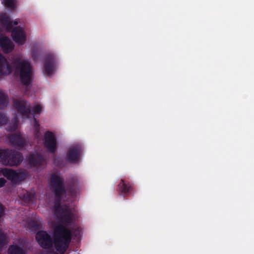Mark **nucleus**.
<instances>
[{"label": "nucleus", "instance_id": "f257e3e1", "mask_svg": "<svg viewBox=\"0 0 254 254\" xmlns=\"http://www.w3.org/2000/svg\"><path fill=\"white\" fill-rule=\"evenodd\" d=\"M64 179L58 174H53L51 177V186L52 191L56 198L53 206V210L57 218L61 222L67 226H70L75 219V214L73 209L68 205L61 206V201L67 190L69 195L72 197L76 195L78 191V180L71 178L67 182V189L65 188Z\"/></svg>", "mask_w": 254, "mask_h": 254}, {"label": "nucleus", "instance_id": "f03ea898", "mask_svg": "<svg viewBox=\"0 0 254 254\" xmlns=\"http://www.w3.org/2000/svg\"><path fill=\"white\" fill-rule=\"evenodd\" d=\"M36 240L44 249H51L54 245L60 254H64L71 240V232L65 226L60 225L55 227L53 238L46 231H39L36 234Z\"/></svg>", "mask_w": 254, "mask_h": 254}, {"label": "nucleus", "instance_id": "7ed1b4c3", "mask_svg": "<svg viewBox=\"0 0 254 254\" xmlns=\"http://www.w3.org/2000/svg\"><path fill=\"white\" fill-rule=\"evenodd\" d=\"M13 70L16 75L19 76L22 85L26 87L31 85L32 67L28 61L16 58L9 64L5 57L0 55V77L3 75L9 74Z\"/></svg>", "mask_w": 254, "mask_h": 254}, {"label": "nucleus", "instance_id": "20e7f679", "mask_svg": "<svg viewBox=\"0 0 254 254\" xmlns=\"http://www.w3.org/2000/svg\"><path fill=\"white\" fill-rule=\"evenodd\" d=\"M13 106L22 116L26 117L32 114L34 117L36 114H40L42 110V107L39 104L36 105L31 110L30 104L24 100H14Z\"/></svg>", "mask_w": 254, "mask_h": 254}, {"label": "nucleus", "instance_id": "39448f33", "mask_svg": "<svg viewBox=\"0 0 254 254\" xmlns=\"http://www.w3.org/2000/svg\"><path fill=\"white\" fill-rule=\"evenodd\" d=\"M23 157L21 153L15 150L4 149L1 164L5 166H17L22 162Z\"/></svg>", "mask_w": 254, "mask_h": 254}, {"label": "nucleus", "instance_id": "423d86ee", "mask_svg": "<svg viewBox=\"0 0 254 254\" xmlns=\"http://www.w3.org/2000/svg\"><path fill=\"white\" fill-rule=\"evenodd\" d=\"M44 146L48 151L55 154L57 149V139L55 134L50 131H47L44 134Z\"/></svg>", "mask_w": 254, "mask_h": 254}, {"label": "nucleus", "instance_id": "0eeeda50", "mask_svg": "<svg viewBox=\"0 0 254 254\" xmlns=\"http://www.w3.org/2000/svg\"><path fill=\"white\" fill-rule=\"evenodd\" d=\"M57 59L53 54L46 56L44 64V73L48 76H51L56 69Z\"/></svg>", "mask_w": 254, "mask_h": 254}, {"label": "nucleus", "instance_id": "6e6552de", "mask_svg": "<svg viewBox=\"0 0 254 254\" xmlns=\"http://www.w3.org/2000/svg\"><path fill=\"white\" fill-rule=\"evenodd\" d=\"M81 153V148L75 146L69 148L66 152L65 160L67 162L72 164L78 163L79 161Z\"/></svg>", "mask_w": 254, "mask_h": 254}, {"label": "nucleus", "instance_id": "1a4fd4ad", "mask_svg": "<svg viewBox=\"0 0 254 254\" xmlns=\"http://www.w3.org/2000/svg\"><path fill=\"white\" fill-rule=\"evenodd\" d=\"M11 36L13 41L19 45H23L26 40V37L24 30L20 27H16L11 30Z\"/></svg>", "mask_w": 254, "mask_h": 254}, {"label": "nucleus", "instance_id": "9d476101", "mask_svg": "<svg viewBox=\"0 0 254 254\" xmlns=\"http://www.w3.org/2000/svg\"><path fill=\"white\" fill-rule=\"evenodd\" d=\"M133 187L131 185L122 179L118 185V190L120 195L124 197L128 196L131 192Z\"/></svg>", "mask_w": 254, "mask_h": 254}, {"label": "nucleus", "instance_id": "9b49d317", "mask_svg": "<svg viewBox=\"0 0 254 254\" xmlns=\"http://www.w3.org/2000/svg\"><path fill=\"white\" fill-rule=\"evenodd\" d=\"M0 47L3 53L8 54L13 51L14 45L9 38L1 36L0 37Z\"/></svg>", "mask_w": 254, "mask_h": 254}, {"label": "nucleus", "instance_id": "f8f14e48", "mask_svg": "<svg viewBox=\"0 0 254 254\" xmlns=\"http://www.w3.org/2000/svg\"><path fill=\"white\" fill-rule=\"evenodd\" d=\"M8 138L10 144L16 148L22 147L25 145V140L20 134H11L8 136Z\"/></svg>", "mask_w": 254, "mask_h": 254}, {"label": "nucleus", "instance_id": "ddd939ff", "mask_svg": "<svg viewBox=\"0 0 254 254\" xmlns=\"http://www.w3.org/2000/svg\"><path fill=\"white\" fill-rule=\"evenodd\" d=\"M29 164L32 167H36L43 164L45 161L44 156L39 153L30 154L28 158Z\"/></svg>", "mask_w": 254, "mask_h": 254}, {"label": "nucleus", "instance_id": "4468645a", "mask_svg": "<svg viewBox=\"0 0 254 254\" xmlns=\"http://www.w3.org/2000/svg\"><path fill=\"white\" fill-rule=\"evenodd\" d=\"M0 24L8 32H10L12 29V21L10 20V17L5 13L0 14Z\"/></svg>", "mask_w": 254, "mask_h": 254}, {"label": "nucleus", "instance_id": "2eb2a0df", "mask_svg": "<svg viewBox=\"0 0 254 254\" xmlns=\"http://www.w3.org/2000/svg\"><path fill=\"white\" fill-rule=\"evenodd\" d=\"M1 173L7 180L15 184V170L4 168L1 170Z\"/></svg>", "mask_w": 254, "mask_h": 254}, {"label": "nucleus", "instance_id": "dca6fc26", "mask_svg": "<svg viewBox=\"0 0 254 254\" xmlns=\"http://www.w3.org/2000/svg\"><path fill=\"white\" fill-rule=\"evenodd\" d=\"M27 177L26 172L21 170H15V184L25 180Z\"/></svg>", "mask_w": 254, "mask_h": 254}, {"label": "nucleus", "instance_id": "f3484780", "mask_svg": "<svg viewBox=\"0 0 254 254\" xmlns=\"http://www.w3.org/2000/svg\"><path fill=\"white\" fill-rule=\"evenodd\" d=\"M8 254H26L21 247L17 245H11L8 249Z\"/></svg>", "mask_w": 254, "mask_h": 254}, {"label": "nucleus", "instance_id": "a211bd4d", "mask_svg": "<svg viewBox=\"0 0 254 254\" xmlns=\"http://www.w3.org/2000/svg\"><path fill=\"white\" fill-rule=\"evenodd\" d=\"M7 96L0 91V109H3L8 104Z\"/></svg>", "mask_w": 254, "mask_h": 254}, {"label": "nucleus", "instance_id": "6ab92c4d", "mask_svg": "<svg viewBox=\"0 0 254 254\" xmlns=\"http://www.w3.org/2000/svg\"><path fill=\"white\" fill-rule=\"evenodd\" d=\"M18 123V120L17 117L15 116L12 120V124L7 126V130L10 132L15 131L17 128Z\"/></svg>", "mask_w": 254, "mask_h": 254}, {"label": "nucleus", "instance_id": "aec40b11", "mask_svg": "<svg viewBox=\"0 0 254 254\" xmlns=\"http://www.w3.org/2000/svg\"><path fill=\"white\" fill-rule=\"evenodd\" d=\"M6 236L0 230V251L6 244Z\"/></svg>", "mask_w": 254, "mask_h": 254}, {"label": "nucleus", "instance_id": "412c9836", "mask_svg": "<svg viewBox=\"0 0 254 254\" xmlns=\"http://www.w3.org/2000/svg\"><path fill=\"white\" fill-rule=\"evenodd\" d=\"M71 232V237L73 235L75 237L78 239L81 236V230L79 227L72 228L71 230L68 229Z\"/></svg>", "mask_w": 254, "mask_h": 254}, {"label": "nucleus", "instance_id": "4be33fe9", "mask_svg": "<svg viewBox=\"0 0 254 254\" xmlns=\"http://www.w3.org/2000/svg\"><path fill=\"white\" fill-rule=\"evenodd\" d=\"M30 226L34 230H37L41 228V225L36 221H31L29 222Z\"/></svg>", "mask_w": 254, "mask_h": 254}, {"label": "nucleus", "instance_id": "5701e85b", "mask_svg": "<svg viewBox=\"0 0 254 254\" xmlns=\"http://www.w3.org/2000/svg\"><path fill=\"white\" fill-rule=\"evenodd\" d=\"M4 5L7 7L13 9L15 6L14 0H4Z\"/></svg>", "mask_w": 254, "mask_h": 254}, {"label": "nucleus", "instance_id": "b1692460", "mask_svg": "<svg viewBox=\"0 0 254 254\" xmlns=\"http://www.w3.org/2000/svg\"><path fill=\"white\" fill-rule=\"evenodd\" d=\"M7 121L6 117L4 114L0 113V126L5 124Z\"/></svg>", "mask_w": 254, "mask_h": 254}, {"label": "nucleus", "instance_id": "393cba45", "mask_svg": "<svg viewBox=\"0 0 254 254\" xmlns=\"http://www.w3.org/2000/svg\"><path fill=\"white\" fill-rule=\"evenodd\" d=\"M32 58L34 61H37L39 59L38 52L36 50H33L32 52Z\"/></svg>", "mask_w": 254, "mask_h": 254}, {"label": "nucleus", "instance_id": "a878e982", "mask_svg": "<svg viewBox=\"0 0 254 254\" xmlns=\"http://www.w3.org/2000/svg\"><path fill=\"white\" fill-rule=\"evenodd\" d=\"M34 130V136L37 139H39L40 138V137H41V133L40 132V129H38V130Z\"/></svg>", "mask_w": 254, "mask_h": 254}, {"label": "nucleus", "instance_id": "bb28decb", "mask_svg": "<svg viewBox=\"0 0 254 254\" xmlns=\"http://www.w3.org/2000/svg\"><path fill=\"white\" fill-rule=\"evenodd\" d=\"M34 127H33L34 130L40 129V125H39L38 121L34 117Z\"/></svg>", "mask_w": 254, "mask_h": 254}, {"label": "nucleus", "instance_id": "cd10ccee", "mask_svg": "<svg viewBox=\"0 0 254 254\" xmlns=\"http://www.w3.org/2000/svg\"><path fill=\"white\" fill-rule=\"evenodd\" d=\"M62 160V159L60 157H58L57 158H55L54 159V163L56 164L57 166L59 167H61L63 166V163L60 162V161Z\"/></svg>", "mask_w": 254, "mask_h": 254}, {"label": "nucleus", "instance_id": "c85d7f7f", "mask_svg": "<svg viewBox=\"0 0 254 254\" xmlns=\"http://www.w3.org/2000/svg\"><path fill=\"white\" fill-rule=\"evenodd\" d=\"M6 182V181L4 178H0V188L3 187L4 186V185L5 184Z\"/></svg>", "mask_w": 254, "mask_h": 254}, {"label": "nucleus", "instance_id": "c756f323", "mask_svg": "<svg viewBox=\"0 0 254 254\" xmlns=\"http://www.w3.org/2000/svg\"><path fill=\"white\" fill-rule=\"evenodd\" d=\"M4 214V207L3 205L0 204V218L3 216Z\"/></svg>", "mask_w": 254, "mask_h": 254}, {"label": "nucleus", "instance_id": "7c9ffc66", "mask_svg": "<svg viewBox=\"0 0 254 254\" xmlns=\"http://www.w3.org/2000/svg\"><path fill=\"white\" fill-rule=\"evenodd\" d=\"M4 149H0V162L1 163V159L2 158L3 152Z\"/></svg>", "mask_w": 254, "mask_h": 254}, {"label": "nucleus", "instance_id": "2f4dec72", "mask_svg": "<svg viewBox=\"0 0 254 254\" xmlns=\"http://www.w3.org/2000/svg\"><path fill=\"white\" fill-rule=\"evenodd\" d=\"M12 25H17L18 24V21H17L15 20V21H14L12 22ZM13 29L12 28V30H13Z\"/></svg>", "mask_w": 254, "mask_h": 254}, {"label": "nucleus", "instance_id": "473e14b6", "mask_svg": "<svg viewBox=\"0 0 254 254\" xmlns=\"http://www.w3.org/2000/svg\"><path fill=\"white\" fill-rule=\"evenodd\" d=\"M28 200H30L32 199V197L31 196L30 194H27Z\"/></svg>", "mask_w": 254, "mask_h": 254}]
</instances>
